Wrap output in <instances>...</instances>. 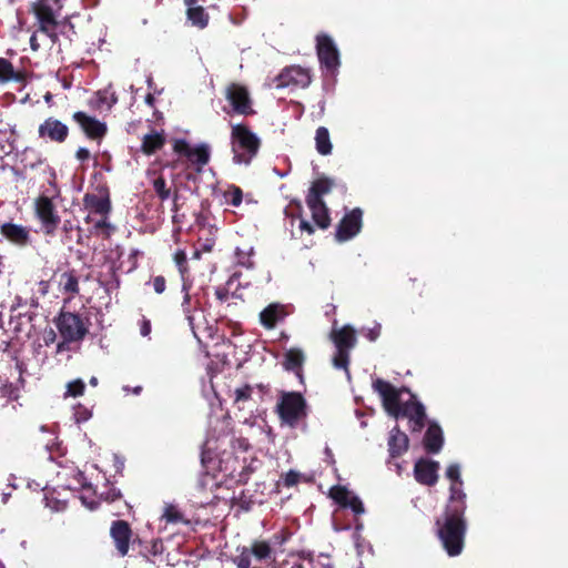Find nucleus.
I'll use <instances>...</instances> for the list:
<instances>
[{
	"label": "nucleus",
	"mask_w": 568,
	"mask_h": 568,
	"mask_svg": "<svg viewBox=\"0 0 568 568\" xmlns=\"http://www.w3.org/2000/svg\"><path fill=\"white\" fill-rule=\"evenodd\" d=\"M465 511L466 494L454 487L444 513L435 521L437 537L450 557L460 555L464 549L467 530Z\"/></svg>",
	"instance_id": "1"
},
{
	"label": "nucleus",
	"mask_w": 568,
	"mask_h": 568,
	"mask_svg": "<svg viewBox=\"0 0 568 568\" xmlns=\"http://www.w3.org/2000/svg\"><path fill=\"white\" fill-rule=\"evenodd\" d=\"M275 412L282 424L295 428L307 418L308 406L306 399L300 392L282 390Z\"/></svg>",
	"instance_id": "2"
},
{
	"label": "nucleus",
	"mask_w": 568,
	"mask_h": 568,
	"mask_svg": "<svg viewBox=\"0 0 568 568\" xmlns=\"http://www.w3.org/2000/svg\"><path fill=\"white\" fill-rule=\"evenodd\" d=\"M233 161L237 164H250L257 154L261 140L245 124H235L231 132Z\"/></svg>",
	"instance_id": "3"
},
{
	"label": "nucleus",
	"mask_w": 568,
	"mask_h": 568,
	"mask_svg": "<svg viewBox=\"0 0 568 568\" xmlns=\"http://www.w3.org/2000/svg\"><path fill=\"white\" fill-rule=\"evenodd\" d=\"M53 323L65 342H81L89 333V320L74 312L61 310Z\"/></svg>",
	"instance_id": "4"
},
{
	"label": "nucleus",
	"mask_w": 568,
	"mask_h": 568,
	"mask_svg": "<svg viewBox=\"0 0 568 568\" xmlns=\"http://www.w3.org/2000/svg\"><path fill=\"white\" fill-rule=\"evenodd\" d=\"M329 337L336 347V353L333 357L334 367L348 371L349 352L357 342L355 329L349 325H345L338 329H333Z\"/></svg>",
	"instance_id": "5"
},
{
	"label": "nucleus",
	"mask_w": 568,
	"mask_h": 568,
	"mask_svg": "<svg viewBox=\"0 0 568 568\" xmlns=\"http://www.w3.org/2000/svg\"><path fill=\"white\" fill-rule=\"evenodd\" d=\"M276 552L272 549V544L266 540H253L250 547H243L241 552L234 558L237 568H252V557L258 562H268L275 560Z\"/></svg>",
	"instance_id": "6"
},
{
	"label": "nucleus",
	"mask_w": 568,
	"mask_h": 568,
	"mask_svg": "<svg viewBox=\"0 0 568 568\" xmlns=\"http://www.w3.org/2000/svg\"><path fill=\"white\" fill-rule=\"evenodd\" d=\"M373 389L376 392L382 399L383 408L389 416H397L399 413V407L402 405L400 394L403 392H407L410 394L409 389L406 387L396 388L389 382L377 378L373 382Z\"/></svg>",
	"instance_id": "7"
},
{
	"label": "nucleus",
	"mask_w": 568,
	"mask_h": 568,
	"mask_svg": "<svg viewBox=\"0 0 568 568\" xmlns=\"http://www.w3.org/2000/svg\"><path fill=\"white\" fill-rule=\"evenodd\" d=\"M316 53L322 68L332 73L337 71L339 52L329 36L322 33L316 37Z\"/></svg>",
	"instance_id": "8"
},
{
	"label": "nucleus",
	"mask_w": 568,
	"mask_h": 568,
	"mask_svg": "<svg viewBox=\"0 0 568 568\" xmlns=\"http://www.w3.org/2000/svg\"><path fill=\"white\" fill-rule=\"evenodd\" d=\"M225 99L230 102L234 113L244 116L255 114L246 87L234 82L230 83L225 89Z\"/></svg>",
	"instance_id": "9"
},
{
	"label": "nucleus",
	"mask_w": 568,
	"mask_h": 568,
	"mask_svg": "<svg viewBox=\"0 0 568 568\" xmlns=\"http://www.w3.org/2000/svg\"><path fill=\"white\" fill-rule=\"evenodd\" d=\"M32 12L39 22L38 30L48 36L52 43H57L59 41V36L55 32L58 20L52 7L45 0H40L32 4Z\"/></svg>",
	"instance_id": "10"
},
{
	"label": "nucleus",
	"mask_w": 568,
	"mask_h": 568,
	"mask_svg": "<svg viewBox=\"0 0 568 568\" xmlns=\"http://www.w3.org/2000/svg\"><path fill=\"white\" fill-rule=\"evenodd\" d=\"M37 217L40 220L45 235L53 236L60 224V216L52 200L40 195L34 203Z\"/></svg>",
	"instance_id": "11"
},
{
	"label": "nucleus",
	"mask_w": 568,
	"mask_h": 568,
	"mask_svg": "<svg viewBox=\"0 0 568 568\" xmlns=\"http://www.w3.org/2000/svg\"><path fill=\"white\" fill-rule=\"evenodd\" d=\"M395 419L407 418L409 420V429L412 432H420L426 425V412L424 405L417 400L416 395L410 394V398L402 403Z\"/></svg>",
	"instance_id": "12"
},
{
	"label": "nucleus",
	"mask_w": 568,
	"mask_h": 568,
	"mask_svg": "<svg viewBox=\"0 0 568 568\" xmlns=\"http://www.w3.org/2000/svg\"><path fill=\"white\" fill-rule=\"evenodd\" d=\"M275 81L277 88L296 87L304 89L311 84L312 75L306 68L290 65L281 71Z\"/></svg>",
	"instance_id": "13"
},
{
	"label": "nucleus",
	"mask_w": 568,
	"mask_h": 568,
	"mask_svg": "<svg viewBox=\"0 0 568 568\" xmlns=\"http://www.w3.org/2000/svg\"><path fill=\"white\" fill-rule=\"evenodd\" d=\"M363 211L359 207L353 209L339 221L335 237L338 242H345L357 235L362 229Z\"/></svg>",
	"instance_id": "14"
},
{
	"label": "nucleus",
	"mask_w": 568,
	"mask_h": 568,
	"mask_svg": "<svg viewBox=\"0 0 568 568\" xmlns=\"http://www.w3.org/2000/svg\"><path fill=\"white\" fill-rule=\"evenodd\" d=\"M39 138L49 140L53 143H64L69 136V128L60 120L50 116L39 125Z\"/></svg>",
	"instance_id": "15"
},
{
	"label": "nucleus",
	"mask_w": 568,
	"mask_h": 568,
	"mask_svg": "<svg viewBox=\"0 0 568 568\" xmlns=\"http://www.w3.org/2000/svg\"><path fill=\"white\" fill-rule=\"evenodd\" d=\"M110 536L120 556L124 557L129 552L130 542L133 531L130 524L125 520L118 519L112 521L110 527Z\"/></svg>",
	"instance_id": "16"
},
{
	"label": "nucleus",
	"mask_w": 568,
	"mask_h": 568,
	"mask_svg": "<svg viewBox=\"0 0 568 568\" xmlns=\"http://www.w3.org/2000/svg\"><path fill=\"white\" fill-rule=\"evenodd\" d=\"M72 119L80 125L84 134L91 140H101L108 131L106 124L83 111L73 113Z\"/></svg>",
	"instance_id": "17"
},
{
	"label": "nucleus",
	"mask_w": 568,
	"mask_h": 568,
	"mask_svg": "<svg viewBox=\"0 0 568 568\" xmlns=\"http://www.w3.org/2000/svg\"><path fill=\"white\" fill-rule=\"evenodd\" d=\"M438 462L420 458L414 466L415 479L422 485L434 486L438 480Z\"/></svg>",
	"instance_id": "18"
},
{
	"label": "nucleus",
	"mask_w": 568,
	"mask_h": 568,
	"mask_svg": "<svg viewBox=\"0 0 568 568\" xmlns=\"http://www.w3.org/2000/svg\"><path fill=\"white\" fill-rule=\"evenodd\" d=\"M0 234L10 243L23 247L30 243L29 230L20 224L7 222L1 224Z\"/></svg>",
	"instance_id": "19"
},
{
	"label": "nucleus",
	"mask_w": 568,
	"mask_h": 568,
	"mask_svg": "<svg viewBox=\"0 0 568 568\" xmlns=\"http://www.w3.org/2000/svg\"><path fill=\"white\" fill-rule=\"evenodd\" d=\"M409 439L408 436L395 426L388 437V453L392 458H398L408 449Z\"/></svg>",
	"instance_id": "20"
},
{
	"label": "nucleus",
	"mask_w": 568,
	"mask_h": 568,
	"mask_svg": "<svg viewBox=\"0 0 568 568\" xmlns=\"http://www.w3.org/2000/svg\"><path fill=\"white\" fill-rule=\"evenodd\" d=\"M424 447L429 454H437L443 447L444 437L440 426L436 423H430L423 439Z\"/></svg>",
	"instance_id": "21"
},
{
	"label": "nucleus",
	"mask_w": 568,
	"mask_h": 568,
	"mask_svg": "<svg viewBox=\"0 0 568 568\" xmlns=\"http://www.w3.org/2000/svg\"><path fill=\"white\" fill-rule=\"evenodd\" d=\"M286 316V312L283 305L281 304H270L260 313V322L261 324L267 328L272 329L276 326L280 321H283Z\"/></svg>",
	"instance_id": "22"
},
{
	"label": "nucleus",
	"mask_w": 568,
	"mask_h": 568,
	"mask_svg": "<svg viewBox=\"0 0 568 568\" xmlns=\"http://www.w3.org/2000/svg\"><path fill=\"white\" fill-rule=\"evenodd\" d=\"M312 213V220L321 230H327L331 225L329 209L325 202L305 201Z\"/></svg>",
	"instance_id": "23"
},
{
	"label": "nucleus",
	"mask_w": 568,
	"mask_h": 568,
	"mask_svg": "<svg viewBox=\"0 0 568 568\" xmlns=\"http://www.w3.org/2000/svg\"><path fill=\"white\" fill-rule=\"evenodd\" d=\"M194 337L202 342L203 338L213 337V327L207 324L204 312L196 313L195 316H190L187 322Z\"/></svg>",
	"instance_id": "24"
},
{
	"label": "nucleus",
	"mask_w": 568,
	"mask_h": 568,
	"mask_svg": "<svg viewBox=\"0 0 568 568\" xmlns=\"http://www.w3.org/2000/svg\"><path fill=\"white\" fill-rule=\"evenodd\" d=\"M334 186V181L322 176L312 182L305 201L324 202L323 196L328 194Z\"/></svg>",
	"instance_id": "25"
},
{
	"label": "nucleus",
	"mask_w": 568,
	"mask_h": 568,
	"mask_svg": "<svg viewBox=\"0 0 568 568\" xmlns=\"http://www.w3.org/2000/svg\"><path fill=\"white\" fill-rule=\"evenodd\" d=\"M166 143L163 131L152 130L142 138L141 151L145 155H152L160 151Z\"/></svg>",
	"instance_id": "26"
},
{
	"label": "nucleus",
	"mask_w": 568,
	"mask_h": 568,
	"mask_svg": "<svg viewBox=\"0 0 568 568\" xmlns=\"http://www.w3.org/2000/svg\"><path fill=\"white\" fill-rule=\"evenodd\" d=\"M305 362V355L300 348H290L284 354L283 367L286 371L294 372L295 375L302 379V367Z\"/></svg>",
	"instance_id": "27"
},
{
	"label": "nucleus",
	"mask_w": 568,
	"mask_h": 568,
	"mask_svg": "<svg viewBox=\"0 0 568 568\" xmlns=\"http://www.w3.org/2000/svg\"><path fill=\"white\" fill-rule=\"evenodd\" d=\"M84 206L93 213L106 215L111 210V202L108 195L99 196L93 193H87L83 197Z\"/></svg>",
	"instance_id": "28"
},
{
	"label": "nucleus",
	"mask_w": 568,
	"mask_h": 568,
	"mask_svg": "<svg viewBox=\"0 0 568 568\" xmlns=\"http://www.w3.org/2000/svg\"><path fill=\"white\" fill-rule=\"evenodd\" d=\"M210 146L205 143L199 144L196 146H192L186 159L196 165V173H201L203 166H205L210 162Z\"/></svg>",
	"instance_id": "29"
},
{
	"label": "nucleus",
	"mask_w": 568,
	"mask_h": 568,
	"mask_svg": "<svg viewBox=\"0 0 568 568\" xmlns=\"http://www.w3.org/2000/svg\"><path fill=\"white\" fill-rule=\"evenodd\" d=\"M59 286L62 293L72 297L80 293L79 276L75 270H69L60 275Z\"/></svg>",
	"instance_id": "30"
},
{
	"label": "nucleus",
	"mask_w": 568,
	"mask_h": 568,
	"mask_svg": "<svg viewBox=\"0 0 568 568\" xmlns=\"http://www.w3.org/2000/svg\"><path fill=\"white\" fill-rule=\"evenodd\" d=\"M186 18L193 27L204 29L207 27L210 16L202 6L186 9Z\"/></svg>",
	"instance_id": "31"
},
{
	"label": "nucleus",
	"mask_w": 568,
	"mask_h": 568,
	"mask_svg": "<svg viewBox=\"0 0 568 568\" xmlns=\"http://www.w3.org/2000/svg\"><path fill=\"white\" fill-rule=\"evenodd\" d=\"M316 150L322 155H328L332 152L333 145L329 138V132L325 126H320L315 133Z\"/></svg>",
	"instance_id": "32"
},
{
	"label": "nucleus",
	"mask_w": 568,
	"mask_h": 568,
	"mask_svg": "<svg viewBox=\"0 0 568 568\" xmlns=\"http://www.w3.org/2000/svg\"><path fill=\"white\" fill-rule=\"evenodd\" d=\"M182 291L184 292L183 302H182V311L186 321H190V316H195L196 313H201L202 310L200 307L199 300H192V296L187 292L186 284H183Z\"/></svg>",
	"instance_id": "33"
},
{
	"label": "nucleus",
	"mask_w": 568,
	"mask_h": 568,
	"mask_svg": "<svg viewBox=\"0 0 568 568\" xmlns=\"http://www.w3.org/2000/svg\"><path fill=\"white\" fill-rule=\"evenodd\" d=\"M291 204H292V205H294V206L296 207V211H297V212H296V214H295V213H291V214H290V213L287 212V210H285V214H286L287 216H291L292 219L297 217V219L300 220L298 229H300L302 232H306L308 235L314 234V232H315V227H314V225H313L311 222H308L307 220H305V219L303 217V214H302V213H303V206H302L301 202H300V201H297V200H295V201H292V203H291Z\"/></svg>",
	"instance_id": "34"
},
{
	"label": "nucleus",
	"mask_w": 568,
	"mask_h": 568,
	"mask_svg": "<svg viewBox=\"0 0 568 568\" xmlns=\"http://www.w3.org/2000/svg\"><path fill=\"white\" fill-rule=\"evenodd\" d=\"M152 187L161 202L169 200L173 194L163 174H159L152 180Z\"/></svg>",
	"instance_id": "35"
},
{
	"label": "nucleus",
	"mask_w": 568,
	"mask_h": 568,
	"mask_svg": "<svg viewBox=\"0 0 568 568\" xmlns=\"http://www.w3.org/2000/svg\"><path fill=\"white\" fill-rule=\"evenodd\" d=\"M353 495L345 486L336 485L329 490V497L344 508L347 507V501Z\"/></svg>",
	"instance_id": "36"
},
{
	"label": "nucleus",
	"mask_w": 568,
	"mask_h": 568,
	"mask_svg": "<svg viewBox=\"0 0 568 568\" xmlns=\"http://www.w3.org/2000/svg\"><path fill=\"white\" fill-rule=\"evenodd\" d=\"M13 64L6 58H0V83H7L11 80H19Z\"/></svg>",
	"instance_id": "37"
},
{
	"label": "nucleus",
	"mask_w": 568,
	"mask_h": 568,
	"mask_svg": "<svg viewBox=\"0 0 568 568\" xmlns=\"http://www.w3.org/2000/svg\"><path fill=\"white\" fill-rule=\"evenodd\" d=\"M446 477L452 481V485L449 487V496H452V489L454 487L457 488V490L464 491L463 480L460 478V468L458 464H452L446 469Z\"/></svg>",
	"instance_id": "38"
},
{
	"label": "nucleus",
	"mask_w": 568,
	"mask_h": 568,
	"mask_svg": "<svg viewBox=\"0 0 568 568\" xmlns=\"http://www.w3.org/2000/svg\"><path fill=\"white\" fill-rule=\"evenodd\" d=\"M224 197L232 206H240L243 201V191L240 186L232 184L224 192Z\"/></svg>",
	"instance_id": "39"
},
{
	"label": "nucleus",
	"mask_w": 568,
	"mask_h": 568,
	"mask_svg": "<svg viewBox=\"0 0 568 568\" xmlns=\"http://www.w3.org/2000/svg\"><path fill=\"white\" fill-rule=\"evenodd\" d=\"M85 384L81 378H77L67 384V392L64 394L65 397H79L84 394Z\"/></svg>",
	"instance_id": "40"
},
{
	"label": "nucleus",
	"mask_w": 568,
	"mask_h": 568,
	"mask_svg": "<svg viewBox=\"0 0 568 568\" xmlns=\"http://www.w3.org/2000/svg\"><path fill=\"white\" fill-rule=\"evenodd\" d=\"M253 387L250 384L236 388L234 390V404L240 405L241 403L247 402L252 398ZM242 407L239 406V409Z\"/></svg>",
	"instance_id": "41"
},
{
	"label": "nucleus",
	"mask_w": 568,
	"mask_h": 568,
	"mask_svg": "<svg viewBox=\"0 0 568 568\" xmlns=\"http://www.w3.org/2000/svg\"><path fill=\"white\" fill-rule=\"evenodd\" d=\"M291 534L286 529L274 534L267 542L272 544V549L276 552L277 548H281L290 538Z\"/></svg>",
	"instance_id": "42"
},
{
	"label": "nucleus",
	"mask_w": 568,
	"mask_h": 568,
	"mask_svg": "<svg viewBox=\"0 0 568 568\" xmlns=\"http://www.w3.org/2000/svg\"><path fill=\"white\" fill-rule=\"evenodd\" d=\"M172 148L174 153H176L180 156H187L191 150L190 143L184 139H174L172 141Z\"/></svg>",
	"instance_id": "43"
},
{
	"label": "nucleus",
	"mask_w": 568,
	"mask_h": 568,
	"mask_svg": "<svg viewBox=\"0 0 568 568\" xmlns=\"http://www.w3.org/2000/svg\"><path fill=\"white\" fill-rule=\"evenodd\" d=\"M163 517L165 518L166 523L171 524H179L183 520V515L174 506H168Z\"/></svg>",
	"instance_id": "44"
},
{
	"label": "nucleus",
	"mask_w": 568,
	"mask_h": 568,
	"mask_svg": "<svg viewBox=\"0 0 568 568\" xmlns=\"http://www.w3.org/2000/svg\"><path fill=\"white\" fill-rule=\"evenodd\" d=\"M173 260H174L180 273L183 275L187 270L186 253L183 250H178L174 253Z\"/></svg>",
	"instance_id": "45"
},
{
	"label": "nucleus",
	"mask_w": 568,
	"mask_h": 568,
	"mask_svg": "<svg viewBox=\"0 0 568 568\" xmlns=\"http://www.w3.org/2000/svg\"><path fill=\"white\" fill-rule=\"evenodd\" d=\"M108 94L109 92L106 90L98 92L100 104H106L110 110L118 102V95L115 92H111L110 95Z\"/></svg>",
	"instance_id": "46"
},
{
	"label": "nucleus",
	"mask_w": 568,
	"mask_h": 568,
	"mask_svg": "<svg viewBox=\"0 0 568 568\" xmlns=\"http://www.w3.org/2000/svg\"><path fill=\"white\" fill-rule=\"evenodd\" d=\"M252 253H253L252 248H251L250 253H246V252L241 251V250L237 248L236 250L237 264L243 266V267H246V268H253L254 267V262L251 258V254Z\"/></svg>",
	"instance_id": "47"
},
{
	"label": "nucleus",
	"mask_w": 568,
	"mask_h": 568,
	"mask_svg": "<svg viewBox=\"0 0 568 568\" xmlns=\"http://www.w3.org/2000/svg\"><path fill=\"white\" fill-rule=\"evenodd\" d=\"M346 508H351L356 515H362L365 511L362 500L354 495L347 501Z\"/></svg>",
	"instance_id": "48"
},
{
	"label": "nucleus",
	"mask_w": 568,
	"mask_h": 568,
	"mask_svg": "<svg viewBox=\"0 0 568 568\" xmlns=\"http://www.w3.org/2000/svg\"><path fill=\"white\" fill-rule=\"evenodd\" d=\"M298 480H300V474L294 470H290L283 476V483H284V486H286V487H292V486L296 485L298 483Z\"/></svg>",
	"instance_id": "49"
},
{
	"label": "nucleus",
	"mask_w": 568,
	"mask_h": 568,
	"mask_svg": "<svg viewBox=\"0 0 568 568\" xmlns=\"http://www.w3.org/2000/svg\"><path fill=\"white\" fill-rule=\"evenodd\" d=\"M91 415V412L84 406L79 405L75 408L74 416L78 423L87 422Z\"/></svg>",
	"instance_id": "50"
},
{
	"label": "nucleus",
	"mask_w": 568,
	"mask_h": 568,
	"mask_svg": "<svg viewBox=\"0 0 568 568\" xmlns=\"http://www.w3.org/2000/svg\"><path fill=\"white\" fill-rule=\"evenodd\" d=\"M154 292L158 294H162L166 288V281L164 276L158 275L152 281Z\"/></svg>",
	"instance_id": "51"
},
{
	"label": "nucleus",
	"mask_w": 568,
	"mask_h": 568,
	"mask_svg": "<svg viewBox=\"0 0 568 568\" xmlns=\"http://www.w3.org/2000/svg\"><path fill=\"white\" fill-rule=\"evenodd\" d=\"M77 229H79V227L75 225L74 221H72V220L63 221L62 231L65 234V239L68 241H70L72 239L71 233Z\"/></svg>",
	"instance_id": "52"
},
{
	"label": "nucleus",
	"mask_w": 568,
	"mask_h": 568,
	"mask_svg": "<svg viewBox=\"0 0 568 568\" xmlns=\"http://www.w3.org/2000/svg\"><path fill=\"white\" fill-rule=\"evenodd\" d=\"M214 294L220 302H225L230 296V291L227 286H217Z\"/></svg>",
	"instance_id": "53"
},
{
	"label": "nucleus",
	"mask_w": 568,
	"mask_h": 568,
	"mask_svg": "<svg viewBox=\"0 0 568 568\" xmlns=\"http://www.w3.org/2000/svg\"><path fill=\"white\" fill-rule=\"evenodd\" d=\"M75 158L77 160H79L80 162H85L88 161L90 158H91V153L88 149L85 148H79L75 152Z\"/></svg>",
	"instance_id": "54"
},
{
	"label": "nucleus",
	"mask_w": 568,
	"mask_h": 568,
	"mask_svg": "<svg viewBox=\"0 0 568 568\" xmlns=\"http://www.w3.org/2000/svg\"><path fill=\"white\" fill-rule=\"evenodd\" d=\"M140 333L142 336H149L151 333V322L145 317L141 321Z\"/></svg>",
	"instance_id": "55"
},
{
	"label": "nucleus",
	"mask_w": 568,
	"mask_h": 568,
	"mask_svg": "<svg viewBox=\"0 0 568 568\" xmlns=\"http://www.w3.org/2000/svg\"><path fill=\"white\" fill-rule=\"evenodd\" d=\"M171 197H172V202H173V203H172V211H173L174 213H178V212L180 211V209H181V206H180V204H179V199H180V196H179V192H178V190H174V192H173V194H172V196H171Z\"/></svg>",
	"instance_id": "56"
},
{
	"label": "nucleus",
	"mask_w": 568,
	"mask_h": 568,
	"mask_svg": "<svg viewBox=\"0 0 568 568\" xmlns=\"http://www.w3.org/2000/svg\"><path fill=\"white\" fill-rule=\"evenodd\" d=\"M49 288H50V283L49 281H40L39 282V293L44 296L49 293Z\"/></svg>",
	"instance_id": "57"
},
{
	"label": "nucleus",
	"mask_w": 568,
	"mask_h": 568,
	"mask_svg": "<svg viewBox=\"0 0 568 568\" xmlns=\"http://www.w3.org/2000/svg\"><path fill=\"white\" fill-rule=\"evenodd\" d=\"M250 473H251V469L248 467L243 468V470L240 473L237 481L241 484H246L248 480Z\"/></svg>",
	"instance_id": "58"
},
{
	"label": "nucleus",
	"mask_w": 568,
	"mask_h": 568,
	"mask_svg": "<svg viewBox=\"0 0 568 568\" xmlns=\"http://www.w3.org/2000/svg\"><path fill=\"white\" fill-rule=\"evenodd\" d=\"M379 333H381V326H377V327H375L373 329H369V332L367 334V337L371 341H375L379 336Z\"/></svg>",
	"instance_id": "59"
},
{
	"label": "nucleus",
	"mask_w": 568,
	"mask_h": 568,
	"mask_svg": "<svg viewBox=\"0 0 568 568\" xmlns=\"http://www.w3.org/2000/svg\"><path fill=\"white\" fill-rule=\"evenodd\" d=\"M54 339H55V333H54L53 329H50L49 332L45 333L44 342H45L47 345L52 343Z\"/></svg>",
	"instance_id": "60"
},
{
	"label": "nucleus",
	"mask_w": 568,
	"mask_h": 568,
	"mask_svg": "<svg viewBox=\"0 0 568 568\" xmlns=\"http://www.w3.org/2000/svg\"><path fill=\"white\" fill-rule=\"evenodd\" d=\"M30 47L33 51H37L40 48V44L38 43L37 36L33 33L30 37Z\"/></svg>",
	"instance_id": "61"
},
{
	"label": "nucleus",
	"mask_w": 568,
	"mask_h": 568,
	"mask_svg": "<svg viewBox=\"0 0 568 568\" xmlns=\"http://www.w3.org/2000/svg\"><path fill=\"white\" fill-rule=\"evenodd\" d=\"M123 390L126 393L132 392L134 395H140V393L142 392V386H136L132 389L129 386H124Z\"/></svg>",
	"instance_id": "62"
},
{
	"label": "nucleus",
	"mask_w": 568,
	"mask_h": 568,
	"mask_svg": "<svg viewBox=\"0 0 568 568\" xmlns=\"http://www.w3.org/2000/svg\"><path fill=\"white\" fill-rule=\"evenodd\" d=\"M145 103H146L149 106L153 108V106H154V104H155V98H154V95H153V94H151V93H148V94H146V97H145Z\"/></svg>",
	"instance_id": "63"
},
{
	"label": "nucleus",
	"mask_w": 568,
	"mask_h": 568,
	"mask_svg": "<svg viewBox=\"0 0 568 568\" xmlns=\"http://www.w3.org/2000/svg\"><path fill=\"white\" fill-rule=\"evenodd\" d=\"M95 227L97 229H105V227H110V224L106 222L105 219L101 220V221H98L95 223Z\"/></svg>",
	"instance_id": "64"
}]
</instances>
